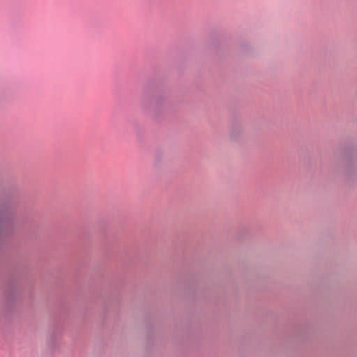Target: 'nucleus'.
I'll return each mask as SVG.
<instances>
[{
    "label": "nucleus",
    "mask_w": 357,
    "mask_h": 357,
    "mask_svg": "<svg viewBox=\"0 0 357 357\" xmlns=\"http://www.w3.org/2000/svg\"><path fill=\"white\" fill-rule=\"evenodd\" d=\"M60 338L61 335L59 333H54L49 336L47 339V344L51 349L54 350L57 348V344Z\"/></svg>",
    "instance_id": "1"
},
{
    "label": "nucleus",
    "mask_w": 357,
    "mask_h": 357,
    "mask_svg": "<svg viewBox=\"0 0 357 357\" xmlns=\"http://www.w3.org/2000/svg\"><path fill=\"white\" fill-rule=\"evenodd\" d=\"M164 103V99L158 95L153 96L151 100V107L159 108Z\"/></svg>",
    "instance_id": "2"
},
{
    "label": "nucleus",
    "mask_w": 357,
    "mask_h": 357,
    "mask_svg": "<svg viewBox=\"0 0 357 357\" xmlns=\"http://www.w3.org/2000/svg\"><path fill=\"white\" fill-rule=\"evenodd\" d=\"M347 167L349 168L350 167V162L348 161L347 163Z\"/></svg>",
    "instance_id": "3"
}]
</instances>
